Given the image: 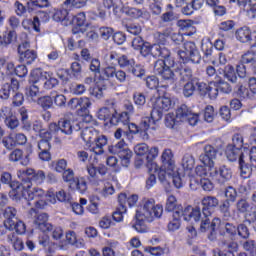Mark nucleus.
I'll list each match as a JSON object with an SVG mask.
<instances>
[{"instance_id":"f257e3e1","label":"nucleus","mask_w":256,"mask_h":256,"mask_svg":"<svg viewBox=\"0 0 256 256\" xmlns=\"http://www.w3.org/2000/svg\"><path fill=\"white\" fill-rule=\"evenodd\" d=\"M225 153L228 161L232 163L238 159L242 179H249L253 171H256V146H253L250 151H242L235 146L228 145Z\"/></svg>"},{"instance_id":"f03ea898","label":"nucleus","mask_w":256,"mask_h":256,"mask_svg":"<svg viewBox=\"0 0 256 256\" xmlns=\"http://www.w3.org/2000/svg\"><path fill=\"white\" fill-rule=\"evenodd\" d=\"M163 215V206L155 204V199L144 198L142 204L135 214V223L133 228L137 233H147L146 223H153L154 219H161Z\"/></svg>"},{"instance_id":"7ed1b4c3","label":"nucleus","mask_w":256,"mask_h":256,"mask_svg":"<svg viewBox=\"0 0 256 256\" xmlns=\"http://www.w3.org/2000/svg\"><path fill=\"white\" fill-rule=\"evenodd\" d=\"M201 205L204 220H202V224L200 225V231L201 233L210 231L209 239L210 241H214L217 228L221 225V220L219 218H213L211 221L209 218L213 215V209L219 205V199L215 196H204L201 200Z\"/></svg>"},{"instance_id":"20e7f679","label":"nucleus","mask_w":256,"mask_h":256,"mask_svg":"<svg viewBox=\"0 0 256 256\" xmlns=\"http://www.w3.org/2000/svg\"><path fill=\"white\" fill-rule=\"evenodd\" d=\"M152 56L164 59L154 63L155 75L165 78L171 77V67H175V60L171 57V51L165 46L154 44L152 45Z\"/></svg>"},{"instance_id":"39448f33","label":"nucleus","mask_w":256,"mask_h":256,"mask_svg":"<svg viewBox=\"0 0 256 256\" xmlns=\"http://www.w3.org/2000/svg\"><path fill=\"white\" fill-rule=\"evenodd\" d=\"M151 102L153 109L150 117H144V120L142 121L143 129H146L151 125H157V122L163 119V113H165V111H169L172 105L171 98L167 96L153 97L151 98Z\"/></svg>"},{"instance_id":"423d86ee","label":"nucleus","mask_w":256,"mask_h":256,"mask_svg":"<svg viewBox=\"0 0 256 256\" xmlns=\"http://www.w3.org/2000/svg\"><path fill=\"white\" fill-rule=\"evenodd\" d=\"M81 139L87 147H91V151H93L95 155H103V147L107 145L106 136H99V132L93 127H85L81 131Z\"/></svg>"},{"instance_id":"0eeeda50","label":"nucleus","mask_w":256,"mask_h":256,"mask_svg":"<svg viewBox=\"0 0 256 256\" xmlns=\"http://www.w3.org/2000/svg\"><path fill=\"white\" fill-rule=\"evenodd\" d=\"M21 182H12L10 187L12 190L9 192V197L12 201H21V199H25L28 201V205H31L33 201L34 194L31 192V188L33 187V182L31 180L20 179Z\"/></svg>"},{"instance_id":"6e6552de","label":"nucleus","mask_w":256,"mask_h":256,"mask_svg":"<svg viewBox=\"0 0 256 256\" xmlns=\"http://www.w3.org/2000/svg\"><path fill=\"white\" fill-rule=\"evenodd\" d=\"M176 53L183 63H194L195 65L201 63V53H199L195 42L184 43L182 49L177 50Z\"/></svg>"},{"instance_id":"1a4fd4ad","label":"nucleus","mask_w":256,"mask_h":256,"mask_svg":"<svg viewBox=\"0 0 256 256\" xmlns=\"http://www.w3.org/2000/svg\"><path fill=\"white\" fill-rule=\"evenodd\" d=\"M109 153L112 155H118L121 159L122 167H129V163H131V157H133V152L129 150L125 140H120L116 145L108 147Z\"/></svg>"},{"instance_id":"9d476101","label":"nucleus","mask_w":256,"mask_h":256,"mask_svg":"<svg viewBox=\"0 0 256 256\" xmlns=\"http://www.w3.org/2000/svg\"><path fill=\"white\" fill-rule=\"evenodd\" d=\"M209 177L217 181L219 185H225L228 181H231L233 177V171L231 168L227 167L226 165H222L220 167L213 166L212 168L208 169Z\"/></svg>"},{"instance_id":"9b49d317","label":"nucleus","mask_w":256,"mask_h":256,"mask_svg":"<svg viewBox=\"0 0 256 256\" xmlns=\"http://www.w3.org/2000/svg\"><path fill=\"white\" fill-rule=\"evenodd\" d=\"M86 171L88 173V181L91 185L98 187L99 183L103 181L100 177H105L107 175V167L104 164H99L95 166V164L90 163L86 167Z\"/></svg>"},{"instance_id":"f8f14e48","label":"nucleus","mask_w":256,"mask_h":256,"mask_svg":"<svg viewBox=\"0 0 256 256\" xmlns=\"http://www.w3.org/2000/svg\"><path fill=\"white\" fill-rule=\"evenodd\" d=\"M158 179L163 185H169L172 181L176 189H181V187H183V178H181V174L175 171V169L168 172L167 170L160 169L158 171Z\"/></svg>"},{"instance_id":"ddd939ff","label":"nucleus","mask_w":256,"mask_h":256,"mask_svg":"<svg viewBox=\"0 0 256 256\" xmlns=\"http://www.w3.org/2000/svg\"><path fill=\"white\" fill-rule=\"evenodd\" d=\"M17 177L19 179H25L26 181H34L36 185H42L46 179L45 171L35 170L33 168L22 169L17 171Z\"/></svg>"},{"instance_id":"4468645a","label":"nucleus","mask_w":256,"mask_h":256,"mask_svg":"<svg viewBox=\"0 0 256 256\" xmlns=\"http://www.w3.org/2000/svg\"><path fill=\"white\" fill-rule=\"evenodd\" d=\"M191 77H193V71L191 70V68L183 67L180 64L174 69V71L171 70L170 77L168 78L162 77V78L164 79V81H168L170 85H173V83H175V81L177 80L189 82L191 81Z\"/></svg>"},{"instance_id":"2eb2a0df","label":"nucleus","mask_w":256,"mask_h":256,"mask_svg":"<svg viewBox=\"0 0 256 256\" xmlns=\"http://www.w3.org/2000/svg\"><path fill=\"white\" fill-rule=\"evenodd\" d=\"M176 118L180 123H189L192 127H195L199 123V114L191 112L187 105L182 104L176 110Z\"/></svg>"},{"instance_id":"dca6fc26","label":"nucleus","mask_w":256,"mask_h":256,"mask_svg":"<svg viewBox=\"0 0 256 256\" xmlns=\"http://www.w3.org/2000/svg\"><path fill=\"white\" fill-rule=\"evenodd\" d=\"M180 213L184 219V221H194V223H200V226L205 220V216L201 213V208L196 206L195 208L191 206H187L184 209H180Z\"/></svg>"},{"instance_id":"f3484780","label":"nucleus","mask_w":256,"mask_h":256,"mask_svg":"<svg viewBox=\"0 0 256 256\" xmlns=\"http://www.w3.org/2000/svg\"><path fill=\"white\" fill-rule=\"evenodd\" d=\"M217 159V149L211 145L204 147V153L199 156V161L205 165L208 169L215 167V161Z\"/></svg>"},{"instance_id":"a211bd4d","label":"nucleus","mask_w":256,"mask_h":256,"mask_svg":"<svg viewBox=\"0 0 256 256\" xmlns=\"http://www.w3.org/2000/svg\"><path fill=\"white\" fill-rule=\"evenodd\" d=\"M115 11L116 13H124V15H127V17H130L131 19H139L140 17H143V10L139 8L125 7L121 1L115 3Z\"/></svg>"},{"instance_id":"6ab92c4d","label":"nucleus","mask_w":256,"mask_h":256,"mask_svg":"<svg viewBox=\"0 0 256 256\" xmlns=\"http://www.w3.org/2000/svg\"><path fill=\"white\" fill-rule=\"evenodd\" d=\"M236 211L244 215L246 223H256V220H249L247 217L251 215V213H254L255 209L251 207V204L246 199H240L236 202Z\"/></svg>"},{"instance_id":"aec40b11","label":"nucleus","mask_w":256,"mask_h":256,"mask_svg":"<svg viewBox=\"0 0 256 256\" xmlns=\"http://www.w3.org/2000/svg\"><path fill=\"white\" fill-rule=\"evenodd\" d=\"M34 225L36 229H39L42 233L53 231V225L49 223V215H47V213L38 214L34 219Z\"/></svg>"},{"instance_id":"412c9836","label":"nucleus","mask_w":256,"mask_h":256,"mask_svg":"<svg viewBox=\"0 0 256 256\" xmlns=\"http://www.w3.org/2000/svg\"><path fill=\"white\" fill-rule=\"evenodd\" d=\"M118 203H119V207L113 213L112 217L114 221H117V223H120V221H123V214L127 213V194L121 193L118 196Z\"/></svg>"},{"instance_id":"4be33fe9","label":"nucleus","mask_w":256,"mask_h":256,"mask_svg":"<svg viewBox=\"0 0 256 256\" xmlns=\"http://www.w3.org/2000/svg\"><path fill=\"white\" fill-rule=\"evenodd\" d=\"M59 125L60 133H63L64 135H73V132L81 130L79 123L73 120L61 119Z\"/></svg>"},{"instance_id":"5701e85b","label":"nucleus","mask_w":256,"mask_h":256,"mask_svg":"<svg viewBox=\"0 0 256 256\" xmlns=\"http://www.w3.org/2000/svg\"><path fill=\"white\" fill-rule=\"evenodd\" d=\"M199 91L204 95H208L210 99H217V95H219V86L217 82H210L209 84L201 82V84H199Z\"/></svg>"},{"instance_id":"b1692460","label":"nucleus","mask_w":256,"mask_h":256,"mask_svg":"<svg viewBox=\"0 0 256 256\" xmlns=\"http://www.w3.org/2000/svg\"><path fill=\"white\" fill-rule=\"evenodd\" d=\"M162 168L164 171L169 172L175 169V159H173V151L165 149L161 155Z\"/></svg>"},{"instance_id":"393cba45","label":"nucleus","mask_w":256,"mask_h":256,"mask_svg":"<svg viewBox=\"0 0 256 256\" xmlns=\"http://www.w3.org/2000/svg\"><path fill=\"white\" fill-rule=\"evenodd\" d=\"M240 9H246V15L249 19H256V0H237Z\"/></svg>"},{"instance_id":"a878e982","label":"nucleus","mask_w":256,"mask_h":256,"mask_svg":"<svg viewBox=\"0 0 256 256\" xmlns=\"http://www.w3.org/2000/svg\"><path fill=\"white\" fill-rule=\"evenodd\" d=\"M240 63H245L248 65L250 71L256 75V53L253 50H248L244 54H242Z\"/></svg>"},{"instance_id":"bb28decb","label":"nucleus","mask_w":256,"mask_h":256,"mask_svg":"<svg viewBox=\"0 0 256 256\" xmlns=\"http://www.w3.org/2000/svg\"><path fill=\"white\" fill-rule=\"evenodd\" d=\"M144 119H145V117L141 119L139 126H137V124H135V123L128 124L129 137H131V133H132V135H137V133H140L141 135H143V133H144L148 137L147 131H149V129H152L153 131H155L156 124H152V125L148 126L147 128H143L142 123H143Z\"/></svg>"},{"instance_id":"cd10ccee","label":"nucleus","mask_w":256,"mask_h":256,"mask_svg":"<svg viewBox=\"0 0 256 256\" xmlns=\"http://www.w3.org/2000/svg\"><path fill=\"white\" fill-rule=\"evenodd\" d=\"M114 113L115 109L104 107L98 111L97 117L100 121H109L112 125H115V119H117V116H115Z\"/></svg>"},{"instance_id":"c85d7f7f","label":"nucleus","mask_w":256,"mask_h":256,"mask_svg":"<svg viewBox=\"0 0 256 256\" xmlns=\"http://www.w3.org/2000/svg\"><path fill=\"white\" fill-rule=\"evenodd\" d=\"M177 25L182 32V35L186 37H191V35H195L197 33V28L193 26V22L191 20H179Z\"/></svg>"},{"instance_id":"c756f323","label":"nucleus","mask_w":256,"mask_h":256,"mask_svg":"<svg viewBox=\"0 0 256 256\" xmlns=\"http://www.w3.org/2000/svg\"><path fill=\"white\" fill-rule=\"evenodd\" d=\"M227 251L222 252L219 248L212 250V256H235V252L239 249V244L231 241L227 244Z\"/></svg>"},{"instance_id":"7c9ffc66","label":"nucleus","mask_w":256,"mask_h":256,"mask_svg":"<svg viewBox=\"0 0 256 256\" xmlns=\"http://www.w3.org/2000/svg\"><path fill=\"white\" fill-rule=\"evenodd\" d=\"M9 161H12L13 163L20 161L21 165L27 166L29 165V155L27 154L23 156V150L16 149L10 153Z\"/></svg>"},{"instance_id":"2f4dec72","label":"nucleus","mask_w":256,"mask_h":256,"mask_svg":"<svg viewBox=\"0 0 256 256\" xmlns=\"http://www.w3.org/2000/svg\"><path fill=\"white\" fill-rule=\"evenodd\" d=\"M201 83L202 82H200L196 78L192 79L191 81H188L183 88L184 97H191L193 93H195L196 89L199 91V85H201Z\"/></svg>"},{"instance_id":"473e14b6","label":"nucleus","mask_w":256,"mask_h":256,"mask_svg":"<svg viewBox=\"0 0 256 256\" xmlns=\"http://www.w3.org/2000/svg\"><path fill=\"white\" fill-rule=\"evenodd\" d=\"M235 35L237 41H240V43H249L251 41V29L247 26L239 28Z\"/></svg>"},{"instance_id":"72a5a7b5","label":"nucleus","mask_w":256,"mask_h":256,"mask_svg":"<svg viewBox=\"0 0 256 256\" xmlns=\"http://www.w3.org/2000/svg\"><path fill=\"white\" fill-rule=\"evenodd\" d=\"M7 242L12 244L15 251H23L25 249V244L23 240L17 236L15 233H10L7 236Z\"/></svg>"},{"instance_id":"f704fd0d","label":"nucleus","mask_w":256,"mask_h":256,"mask_svg":"<svg viewBox=\"0 0 256 256\" xmlns=\"http://www.w3.org/2000/svg\"><path fill=\"white\" fill-rule=\"evenodd\" d=\"M4 218L6 220H4L6 227H15V221H13V219H15V216L17 215V210L14 207H7L4 210Z\"/></svg>"},{"instance_id":"c9c22d12","label":"nucleus","mask_w":256,"mask_h":256,"mask_svg":"<svg viewBox=\"0 0 256 256\" xmlns=\"http://www.w3.org/2000/svg\"><path fill=\"white\" fill-rule=\"evenodd\" d=\"M37 59V52L34 50H26L19 54V62L31 65Z\"/></svg>"},{"instance_id":"e433bc0d","label":"nucleus","mask_w":256,"mask_h":256,"mask_svg":"<svg viewBox=\"0 0 256 256\" xmlns=\"http://www.w3.org/2000/svg\"><path fill=\"white\" fill-rule=\"evenodd\" d=\"M43 81H44L43 87L44 89H47V90L55 89V87L59 85V80L55 78V76L51 72H47L45 74Z\"/></svg>"},{"instance_id":"4c0bfd02","label":"nucleus","mask_w":256,"mask_h":256,"mask_svg":"<svg viewBox=\"0 0 256 256\" xmlns=\"http://www.w3.org/2000/svg\"><path fill=\"white\" fill-rule=\"evenodd\" d=\"M172 217L173 219L168 223V231H177L181 227V221L179 219L183 217L181 209L176 210Z\"/></svg>"},{"instance_id":"58836bf2","label":"nucleus","mask_w":256,"mask_h":256,"mask_svg":"<svg viewBox=\"0 0 256 256\" xmlns=\"http://www.w3.org/2000/svg\"><path fill=\"white\" fill-rule=\"evenodd\" d=\"M157 157H159L158 147H152L150 150H148V155L146 156L148 169L151 167V169H155V171H157V165L153 163V159H157Z\"/></svg>"},{"instance_id":"ea45409f","label":"nucleus","mask_w":256,"mask_h":256,"mask_svg":"<svg viewBox=\"0 0 256 256\" xmlns=\"http://www.w3.org/2000/svg\"><path fill=\"white\" fill-rule=\"evenodd\" d=\"M30 26L33 27V29H34V31H36V33H39V31H41L40 23H39V18L38 17H34L33 20L26 19V20L22 21V27L26 31H29Z\"/></svg>"},{"instance_id":"a19ab883","label":"nucleus","mask_w":256,"mask_h":256,"mask_svg":"<svg viewBox=\"0 0 256 256\" xmlns=\"http://www.w3.org/2000/svg\"><path fill=\"white\" fill-rule=\"evenodd\" d=\"M52 19L57 23L69 20V11L67 8L54 10Z\"/></svg>"},{"instance_id":"79ce46f5","label":"nucleus","mask_w":256,"mask_h":256,"mask_svg":"<svg viewBox=\"0 0 256 256\" xmlns=\"http://www.w3.org/2000/svg\"><path fill=\"white\" fill-rule=\"evenodd\" d=\"M89 0H65L63 5L66 9H83V7H87V2Z\"/></svg>"},{"instance_id":"37998d69","label":"nucleus","mask_w":256,"mask_h":256,"mask_svg":"<svg viewBox=\"0 0 256 256\" xmlns=\"http://www.w3.org/2000/svg\"><path fill=\"white\" fill-rule=\"evenodd\" d=\"M219 227L224 228V235L226 234L229 237H235L237 235V226H235L233 223L221 222L216 229H219Z\"/></svg>"},{"instance_id":"c03bdc74","label":"nucleus","mask_w":256,"mask_h":256,"mask_svg":"<svg viewBox=\"0 0 256 256\" xmlns=\"http://www.w3.org/2000/svg\"><path fill=\"white\" fill-rule=\"evenodd\" d=\"M50 169L56 171V173H63L65 170H67V160L62 158L51 162Z\"/></svg>"},{"instance_id":"a18cd8bd","label":"nucleus","mask_w":256,"mask_h":256,"mask_svg":"<svg viewBox=\"0 0 256 256\" xmlns=\"http://www.w3.org/2000/svg\"><path fill=\"white\" fill-rule=\"evenodd\" d=\"M45 74H47V72L43 71L41 68L32 70L30 73V82L39 83V81H43L45 79Z\"/></svg>"},{"instance_id":"49530a36","label":"nucleus","mask_w":256,"mask_h":256,"mask_svg":"<svg viewBox=\"0 0 256 256\" xmlns=\"http://www.w3.org/2000/svg\"><path fill=\"white\" fill-rule=\"evenodd\" d=\"M72 33L74 36L68 40V49H70V51H73L75 47V39L85 35V30L81 28H73Z\"/></svg>"},{"instance_id":"de8ad7c7","label":"nucleus","mask_w":256,"mask_h":256,"mask_svg":"<svg viewBox=\"0 0 256 256\" xmlns=\"http://www.w3.org/2000/svg\"><path fill=\"white\" fill-rule=\"evenodd\" d=\"M224 77L230 81V83H237V74L235 68L231 65H227L224 68Z\"/></svg>"},{"instance_id":"09e8293b","label":"nucleus","mask_w":256,"mask_h":256,"mask_svg":"<svg viewBox=\"0 0 256 256\" xmlns=\"http://www.w3.org/2000/svg\"><path fill=\"white\" fill-rule=\"evenodd\" d=\"M118 65L121 67V69H128L132 67V65H135L134 59H129L126 55H120L118 58Z\"/></svg>"},{"instance_id":"8fccbe9b","label":"nucleus","mask_w":256,"mask_h":256,"mask_svg":"<svg viewBox=\"0 0 256 256\" xmlns=\"http://www.w3.org/2000/svg\"><path fill=\"white\" fill-rule=\"evenodd\" d=\"M25 94L30 101H37V98L39 97V87L37 85H31L26 88Z\"/></svg>"},{"instance_id":"3c124183","label":"nucleus","mask_w":256,"mask_h":256,"mask_svg":"<svg viewBox=\"0 0 256 256\" xmlns=\"http://www.w3.org/2000/svg\"><path fill=\"white\" fill-rule=\"evenodd\" d=\"M182 167L186 171H191V169L195 167V158H193L191 154L184 155L182 159Z\"/></svg>"},{"instance_id":"603ef678","label":"nucleus","mask_w":256,"mask_h":256,"mask_svg":"<svg viewBox=\"0 0 256 256\" xmlns=\"http://www.w3.org/2000/svg\"><path fill=\"white\" fill-rule=\"evenodd\" d=\"M87 21V16L85 15V12H80L77 15H75L72 19V23L74 25H77V29H83L81 27H83L85 25V22Z\"/></svg>"},{"instance_id":"864d4df0","label":"nucleus","mask_w":256,"mask_h":256,"mask_svg":"<svg viewBox=\"0 0 256 256\" xmlns=\"http://www.w3.org/2000/svg\"><path fill=\"white\" fill-rule=\"evenodd\" d=\"M201 49L204 53L203 59H209L213 55V43L209 41H202Z\"/></svg>"},{"instance_id":"5fc2aeb1","label":"nucleus","mask_w":256,"mask_h":256,"mask_svg":"<svg viewBox=\"0 0 256 256\" xmlns=\"http://www.w3.org/2000/svg\"><path fill=\"white\" fill-rule=\"evenodd\" d=\"M38 105L47 111V109H51L53 107V98L51 96H43L38 99Z\"/></svg>"},{"instance_id":"6e6d98bb","label":"nucleus","mask_w":256,"mask_h":256,"mask_svg":"<svg viewBox=\"0 0 256 256\" xmlns=\"http://www.w3.org/2000/svg\"><path fill=\"white\" fill-rule=\"evenodd\" d=\"M128 72L132 73L134 77H143V75H145V69L143 68V66H141L140 64H136L135 61H134V65H132L128 69Z\"/></svg>"},{"instance_id":"4d7b16f0","label":"nucleus","mask_w":256,"mask_h":256,"mask_svg":"<svg viewBox=\"0 0 256 256\" xmlns=\"http://www.w3.org/2000/svg\"><path fill=\"white\" fill-rule=\"evenodd\" d=\"M177 123H180L179 120H177V115L173 113H168L165 117V125L169 129H173Z\"/></svg>"},{"instance_id":"13d9d810","label":"nucleus","mask_w":256,"mask_h":256,"mask_svg":"<svg viewBox=\"0 0 256 256\" xmlns=\"http://www.w3.org/2000/svg\"><path fill=\"white\" fill-rule=\"evenodd\" d=\"M216 84L218 85V90L221 91V93L229 95V93L233 91V87H231V84L225 82V80H219L218 82L216 81Z\"/></svg>"},{"instance_id":"bf43d9fd","label":"nucleus","mask_w":256,"mask_h":256,"mask_svg":"<svg viewBox=\"0 0 256 256\" xmlns=\"http://www.w3.org/2000/svg\"><path fill=\"white\" fill-rule=\"evenodd\" d=\"M215 119V109L213 106H207L204 110V121L206 123H213V120Z\"/></svg>"},{"instance_id":"052dcab7","label":"nucleus","mask_w":256,"mask_h":256,"mask_svg":"<svg viewBox=\"0 0 256 256\" xmlns=\"http://www.w3.org/2000/svg\"><path fill=\"white\" fill-rule=\"evenodd\" d=\"M100 193L102 197H109L110 195L115 194V187H113V184L110 182H105Z\"/></svg>"},{"instance_id":"680f3d73","label":"nucleus","mask_w":256,"mask_h":256,"mask_svg":"<svg viewBox=\"0 0 256 256\" xmlns=\"http://www.w3.org/2000/svg\"><path fill=\"white\" fill-rule=\"evenodd\" d=\"M125 29L131 35H139L142 31L141 25L137 23L126 24Z\"/></svg>"},{"instance_id":"e2e57ef3","label":"nucleus","mask_w":256,"mask_h":256,"mask_svg":"<svg viewBox=\"0 0 256 256\" xmlns=\"http://www.w3.org/2000/svg\"><path fill=\"white\" fill-rule=\"evenodd\" d=\"M133 101L137 107H143L145 103H147V98L145 97V94L141 92H136L133 95Z\"/></svg>"},{"instance_id":"0e129e2a","label":"nucleus","mask_w":256,"mask_h":256,"mask_svg":"<svg viewBox=\"0 0 256 256\" xmlns=\"http://www.w3.org/2000/svg\"><path fill=\"white\" fill-rule=\"evenodd\" d=\"M2 143L4 147L9 150L13 149L14 147H17L13 133H11L9 136L4 137L2 139Z\"/></svg>"},{"instance_id":"69168bd1","label":"nucleus","mask_w":256,"mask_h":256,"mask_svg":"<svg viewBox=\"0 0 256 256\" xmlns=\"http://www.w3.org/2000/svg\"><path fill=\"white\" fill-rule=\"evenodd\" d=\"M113 33H115V30H113L111 27H101L99 29L100 37H102L104 41H107L110 37H113Z\"/></svg>"},{"instance_id":"338daca9","label":"nucleus","mask_w":256,"mask_h":256,"mask_svg":"<svg viewBox=\"0 0 256 256\" xmlns=\"http://www.w3.org/2000/svg\"><path fill=\"white\" fill-rule=\"evenodd\" d=\"M91 105V99L87 97L80 98V113H89Z\"/></svg>"},{"instance_id":"774afa93","label":"nucleus","mask_w":256,"mask_h":256,"mask_svg":"<svg viewBox=\"0 0 256 256\" xmlns=\"http://www.w3.org/2000/svg\"><path fill=\"white\" fill-rule=\"evenodd\" d=\"M145 253H150L153 256H163L165 255V249L161 247H145Z\"/></svg>"}]
</instances>
